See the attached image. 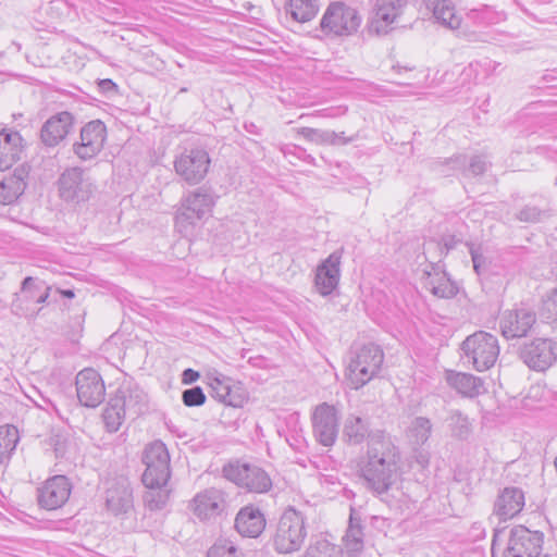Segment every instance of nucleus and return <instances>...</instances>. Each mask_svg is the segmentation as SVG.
Returning <instances> with one entry per match:
<instances>
[{"label": "nucleus", "instance_id": "obj_1", "mask_svg": "<svg viewBox=\"0 0 557 557\" xmlns=\"http://www.w3.org/2000/svg\"><path fill=\"white\" fill-rule=\"evenodd\" d=\"M400 470V454L387 434H377L367 448L364 460L359 465L363 485L381 495L396 483Z\"/></svg>", "mask_w": 557, "mask_h": 557}, {"label": "nucleus", "instance_id": "obj_2", "mask_svg": "<svg viewBox=\"0 0 557 557\" xmlns=\"http://www.w3.org/2000/svg\"><path fill=\"white\" fill-rule=\"evenodd\" d=\"M308 535L306 516L293 507L284 510L271 537L273 549L280 555H292L301 549Z\"/></svg>", "mask_w": 557, "mask_h": 557}, {"label": "nucleus", "instance_id": "obj_3", "mask_svg": "<svg viewBox=\"0 0 557 557\" xmlns=\"http://www.w3.org/2000/svg\"><path fill=\"white\" fill-rule=\"evenodd\" d=\"M384 360L382 349L368 344L350 352L346 377L351 388L358 389L377 375Z\"/></svg>", "mask_w": 557, "mask_h": 557}, {"label": "nucleus", "instance_id": "obj_4", "mask_svg": "<svg viewBox=\"0 0 557 557\" xmlns=\"http://www.w3.org/2000/svg\"><path fill=\"white\" fill-rule=\"evenodd\" d=\"M215 203L212 193L203 187L188 193L181 200V206L175 216V227L187 236L196 224L209 214Z\"/></svg>", "mask_w": 557, "mask_h": 557}, {"label": "nucleus", "instance_id": "obj_5", "mask_svg": "<svg viewBox=\"0 0 557 557\" xmlns=\"http://www.w3.org/2000/svg\"><path fill=\"white\" fill-rule=\"evenodd\" d=\"M462 357L468 364L479 372L491 369L498 359L499 344L495 335L478 331L461 344Z\"/></svg>", "mask_w": 557, "mask_h": 557}, {"label": "nucleus", "instance_id": "obj_6", "mask_svg": "<svg viewBox=\"0 0 557 557\" xmlns=\"http://www.w3.org/2000/svg\"><path fill=\"white\" fill-rule=\"evenodd\" d=\"M59 197L66 203L82 205L87 202L96 193L95 180L79 168L65 169L57 181Z\"/></svg>", "mask_w": 557, "mask_h": 557}, {"label": "nucleus", "instance_id": "obj_7", "mask_svg": "<svg viewBox=\"0 0 557 557\" xmlns=\"http://www.w3.org/2000/svg\"><path fill=\"white\" fill-rule=\"evenodd\" d=\"M361 24L358 11L343 1L331 2L320 22L321 30L331 37H348L357 33Z\"/></svg>", "mask_w": 557, "mask_h": 557}, {"label": "nucleus", "instance_id": "obj_8", "mask_svg": "<svg viewBox=\"0 0 557 557\" xmlns=\"http://www.w3.org/2000/svg\"><path fill=\"white\" fill-rule=\"evenodd\" d=\"M231 504L228 492L211 486L196 493L189 502L188 509L198 520L211 522L227 515Z\"/></svg>", "mask_w": 557, "mask_h": 557}, {"label": "nucleus", "instance_id": "obj_9", "mask_svg": "<svg viewBox=\"0 0 557 557\" xmlns=\"http://www.w3.org/2000/svg\"><path fill=\"white\" fill-rule=\"evenodd\" d=\"M146 470L143 474V483L146 487L165 486L170 471V455L162 442H153L144 454Z\"/></svg>", "mask_w": 557, "mask_h": 557}, {"label": "nucleus", "instance_id": "obj_10", "mask_svg": "<svg viewBox=\"0 0 557 557\" xmlns=\"http://www.w3.org/2000/svg\"><path fill=\"white\" fill-rule=\"evenodd\" d=\"M224 476L252 493H267L272 487L269 474L258 466L236 463L224 467Z\"/></svg>", "mask_w": 557, "mask_h": 557}, {"label": "nucleus", "instance_id": "obj_11", "mask_svg": "<svg viewBox=\"0 0 557 557\" xmlns=\"http://www.w3.org/2000/svg\"><path fill=\"white\" fill-rule=\"evenodd\" d=\"M209 153L201 148L186 149L174 161V169L189 185L200 183L207 175L210 166Z\"/></svg>", "mask_w": 557, "mask_h": 557}, {"label": "nucleus", "instance_id": "obj_12", "mask_svg": "<svg viewBox=\"0 0 557 557\" xmlns=\"http://www.w3.org/2000/svg\"><path fill=\"white\" fill-rule=\"evenodd\" d=\"M312 430L315 440L325 447L335 444L338 435V410L327 403L318 405L312 413Z\"/></svg>", "mask_w": 557, "mask_h": 557}, {"label": "nucleus", "instance_id": "obj_13", "mask_svg": "<svg viewBox=\"0 0 557 557\" xmlns=\"http://www.w3.org/2000/svg\"><path fill=\"white\" fill-rule=\"evenodd\" d=\"M523 362L534 371H545L557 361V343L550 338H535L520 350Z\"/></svg>", "mask_w": 557, "mask_h": 557}, {"label": "nucleus", "instance_id": "obj_14", "mask_svg": "<svg viewBox=\"0 0 557 557\" xmlns=\"http://www.w3.org/2000/svg\"><path fill=\"white\" fill-rule=\"evenodd\" d=\"M107 138V127L100 120L85 124L79 134V141L73 144V151L83 161L90 160L102 150Z\"/></svg>", "mask_w": 557, "mask_h": 557}, {"label": "nucleus", "instance_id": "obj_15", "mask_svg": "<svg viewBox=\"0 0 557 557\" xmlns=\"http://www.w3.org/2000/svg\"><path fill=\"white\" fill-rule=\"evenodd\" d=\"M544 535L531 531L523 525H517L510 531L505 557H535L542 547Z\"/></svg>", "mask_w": 557, "mask_h": 557}, {"label": "nucleus", "instance_id": "obj_16", "mask_svg": "<svg viewBox=\"0 0 557 557\" xmlns=\"http://www.w3.org/2000/svg\"><path fill=\"white\" fill-rule=\"evenodd\" d=\"M113 397L131 419H136L149 410L148 394L132 380L124 381Z\"/></svg>", "mask_w": 557, "mask_h": 557}, {"label": "nucleus", "instance_id": "obj_17", "mask_svg": "<svg viewBox=\"0 0 557 557\" xmlns=\"http://www.w3.org/2000/svg\"><path fill=\"white\" fill-rule=\"evenodd\" d=\"M76 393L79 403L85 407L99 406L106 396V387L101 375L91 368L79 371L76 375Z\"/></svg>", "mask_w": 557, "mask_h": 557}, {"label": "nucleus", "instance_id": "obj_18", "mask_svg": "<svg viewBox=\"0 0 557 557\" xmlns=\"http://www.w3.org/2000/svg\"><path fill=\"white\" fill-rule=\"evenodd\" d=\"M71 491L72 485L65 475H54L38 487V505L47 510L59 509L69 500Z\"/></svg>", "mask_w": 557, "mask_h": 557}, {"label": "nucleus", "instance_id": "obj_19", "mask_svg": "<svg viewBox=\"0 0 557 557\" xmlns=\"http://www.w3.org/2000/svg\"><path fill=\"white\" fill-rule=\"evenodd\" d=\"M535 321V313L531 310L524 308L506 310L499 318L500 333L507 339L523 337Z\"/></svg>", "mask_w": 557, "mask_h": 557}, {"label": "nucleus", "instance_id": "obj_20", "mask_svg": "<svg viewBox=\"0 0 557 557\" xmlns=\"http://www.w3.org/2000/svg\"><path fill=\"white\" fill-rule=\"evenodd\" d=\"M74 116L67 111L51 115L41 126L40 140L46 147H55L72 132Z\"/></svg>", "mask_w": 557, "mask_h": 557}, {"label": "nucleus", "instance_id": "obj_21", "mask_svg": "<svg viewBox=\"0 0 557 557\" xmlns=\"http://www.w3.org/2000/svg\"><path fill=\"white\" fill-rule=\"evenodd\" d=\"M408 0H375L371 27L377 34H386L407 8Z\"/></svg>", "mask_w": 557, "mask_h": 557}, {"label": "nucleus", "instance_id": "obj_22", "mask_svg": "<svg viewBox=\"0 0 557 557\" xmlns=\"http://www.w3.org/2000/svg\"><path fill=\"white\" fill-rule=\"evenodd\" d=\"M377 434L386 433L381 430H372L368 419L355 413L348 414L344 421L342 438L347 445L359 446L367 441V447L369 448L372 440Z\"/></svg>", "mask_w": 557, "mask_h": 557}, {"label": "nucleus", "instance_id": "obj_23", "mask_svg": "<svg viewBox=\"0 0 557 557\" xmlns=\"http://www.w3.org/2000/svg\"><path fill=\"white\" fill-rule=\"evenodd\" d=\"M342 251L332 252L318 265L314 276V286L319 294L327 296L337 287L341 277Z\"/></svg>", "mask_w": 557, "mask_h": 557}, {"label": "nucleus", "instance_id": "obj_24", "mask_svg": "<svg viewBox=\"0 0 557 557\" xmlns=\"http://www.w3.org/2000/svg\"><path fill=\"white\" fill-rule=\"evenodd\" d=\"M29 176V166L21 164L0 182V203L12 205L23 195Z\"/></svg>", "mask_w": 557, "mask_h": 557}, {"label": "nucleus", "instance_id": "obj_25", "mask_svg": "<svg viewBox=\"0 0 557 557\" xmlns=\"http://www.w3.org/2000/svg\"><path fill=\"white\" fill-rule=\"evenodd\" d=\"M265 518L259 508L243 507L236 515L235 529L244 537H258L265 529Z\"/></svg>", "mask_w": 557, "mask_h": 557}, {"label": "nucleus", "instance_id": "obj_26", "mask_svg": "<svg viewBox=\"0 0 557 557\" xmlns=\"http://www.w3.org/2000/svg\"><path fill=\"white\" fill-rule=\"evenodd\" d=\"M524 506V494L518 487H505L494 504V513L499 520H508L517 516Z\"/></svg>", "mask_w": 557, "mask_h": 557}, {"label": "nucleus", "instance_id": "obj_27", "mask_svg": "<svg viewBox=\"0 0 557 557\" xmlns=\"http://www.w3.org/2000/svg\"><path fill=\"white\" fill-rule=\"evenodd\" d=\"M447 384L463 397L474 398L485 392L482 379L465 372L447 371Z\"/></svg>", "mask_w": 557, "mask_h": 557}, {"label": "nucleus", "instance_id": "obj_28", "mask_svg": "<svg viewBox=\"0 0 557 557\" xmlns=\"http://www.w3.org/2000/svg\"><path fill=\"white\" fill-rule=\"evenodd\" d=\"M107 508L114 515L128 512L133 508V493L126 480H120L107 490Z\"/></svg>", "mask_w": 557, "mask_h": 557}, {"label": "nucleus", "instance_id": "obj_29", "mask_svg": "<svg viewBox=\"0 0 557 557\" xmlns=\"http://www.w3.org/2000/svg\"><path fill=\"white\" fill-rule=\"evenodd\" d=\"M361 517L356 509L351 508L348 528L343 539L344 548L348 557H359L364 547Z\"/></svg>", "mask_w": 557, "mask_h": 557}, {"label": "nucleus", "instance_id": "obj_30", "mask_svg": "<svg viewBox=\"0 0 557 557\" xmlns=\"http://www.w3.org/2000/svg\"><path fill=\"white\" fill-rule=\"evenodd\" d=\"M432 270L433 272H424V287L438 298H453L458 292L456 284L444 271L434 267H432Z\"/></svg>", "mask_w": 557, "mask_h": 557}, {"label": "nucleus", "instance_id": "obj_31", "mask_svg": "<svg viewBox=\"0 0 557 557\" xmlns=\"http://www.w3.org/2000/svg\"><path fill=\"white\" fill-rule=\"evenodd\" d=\"M33 285H34L33 277L28 276V277L24 278V281L22 283L21 295L17 296L16 301L13 305L14 312L16 314L25 317V318H33L38 313V310L30 309L28 307L26 309H23L22 306L20 305V302L29 301V300L35 299V301L37 304H42L48 299L50 287H46V289L40 295L37 296L35 293L37 287L33 288Z\"/></svg>", "mask_w": 557, "mask_h": 557}, {"label": "nucleus", "instance_id": "obj_32", "mask_svg": "<svg viewBox=\"0 0 557 557\" xmlns=\"http://www.w3.org/2000/svg\"><path fill=\"white\" fill-rule=\"evenodd\" d=\"M22 137L17 132L0 133V170H7L18 159Z\"/></svg>", "mask_w": 557, "mask_h": 557}, {"label": "nucleus", "instance_id": "obj_33", "mask_svg": "<svg viewBox=\"0 0 557 557\" xmlns=\"http://www.w3.org/2000/svg\"><path fill=\"white\" fill-rule=\"evenodd\" d=\"M426 5L432 10L435 20L443 26L450 29L460 26V18L455 14V8L450 0H426Z\"/></svg>", "mask_w": 557, "mask_h": 557}, {"label": "nucleus", "instance_id": "obj_34", "mask_svg": "<svg viewBox=\"0 0 557 557\" xmlns=\"http://www.w3.org/2000/svg\"><path fill=\"white\" fill-rule=\"evenodd\" d=\"M211 396L232 407L240 406V397L233 391L230 380L226 377H213L210 382Z\"/></svg>", "mask_w": 557, "mask_h": 557}, {"label": "nucleus", "instance_id": "obj_35", "mask_svg": "<svg viewBox=\"0 0 557 557\" xmlns=\"http://www.w3.org/2000/svg\"><path fill=\"white\" fill-rule=\"evenodd\" d=\"M432 433L431 420L425 417L414 418L407 431L410 442L416 446L425 444Z\"/></svg>", "mask_w": 557, "mask_h": 557}, {"label": "nucleus", "instance_id": "obj_36", "mask_svg": "<svg viewBox=\"0 0 557 557\" xmlns=\"http://www.w3.org/2000/svg\"><path fill=\"white\" fill-rule=\"evenodd\" d=\"M126 418L128 417L122 410L121 406H119L114 397H111L102 413V420L107 431L110 433L119 431Z\"/></svg>", "mask_w": 557, "mask_h": 557}, {"label": "nucleus", "instance_id": "obj_37", "mask_svg": "<svg viewBox=\"0 0 557 557\" xmlns=\"http://www.w3.org/2000/svg\"><path fill=\"white\" fill-rule=\"evenodd\" d=\"M288 12L299 23L311 21L318 13V5L313 0H289Z\"/></svg>", "mask_w": 557, "mask_h": 557}, {"label": "nucleus", "instance_id": "obj_38", "mask_svg": "<svg viewBox=\"0 0 557 557\" xmlns=\"http://www.w3.org/2000/svg\"><path fill=\"white\" fill-rule=\"evenodd\" d=\"M451 434L458 438H467L471 433V423L459 410H451L447 419Z\"/></svg>", "mask_w": 557, "mask_h": 557}, {"label": "nucleus", "instance_id": "obj_39", "mask_svg": "<svg viewBox=\"0 0 557 557\" xmlns=\"http://www.w3.org/2000/svg\"><path fill=\"white\" fill-rule=\"evenodd\" d=\"M297 134L315 145H330L333 144L336 138V132L334 131L311 127H300L297 129Z\"/></svg>", "mask_w": 557, "mask_h": 557}, {"label": "nucleus", "instance_id": "obj_40", "mask_svg": "<svg viewBox=\"0 0 557 557\" xmlns=\"http://www.w3.org/2000/svg\"><path fill=\"white\" fill-rule=\"evenodd\" d=\"M17 430L15 428L0 429V465L9 459L17 444Z\"/></svg>", "mask_w": 557, "mask_h": 557}, {"label": "nucleus", "instance_id": "obj_41", "mask_svg": "<svg viewBox=\"0 0 557 557\" xmlns=\"http://www.w3.org/2000/svg\"><path fill=\"white\" fill-rule=\"evenodd\" d=\"M468 246L475 273L478 275L485 274L492 263L491 258L487 256V249L482 245L469 244Z\"/></svg>", "mask_w": 557, "mask_h": 557}, {"label": "nucleus", "instance_id": "obj_42", "mask_svg": "<svg viewBox=\"0 0 557 557\" xmlns=\"http://www.w3.org/2000/svg\"><path fill=\"white\" fill-rule=\"evenodd\" d=\"M163 486L147 487L144 495V502L150 510L162 509L169 500V491Z\"/></svg>", "mask_w": 557, "mask_h": 557}, {"label": "nucleus", "instance_id": "obj_43", "mask_svg": "<svg viewBox=\"0 0 557 557\" xmlns=\"http://www.w3.org/2000/svg\"><path fill=\"white\" fill-rule=\"evenodd\" d=\"M208 557H239L237 547L232 541L219 540L210 547Z\"/></svg>", "mask_w": 557, "mask_h": 557}, {"label": "nucleus", "instance_id": "obj_44", "mask_svg": "<svg viewBox=\"0 0 557 557\" xmlns=\"http://www.w3.org/2000/svg\"><path fill=\"white\" fill-rule=\"evenodd\" d=\"M182 399L185 406L187 407H196L201 406L206 401V395L203 391L199 386H195L188 389H185L182 395Z\"/></svg>", "mask_w": 557, "mask_h": 557}, {"label": "nucleus", "instance_id": "obj_45", "mask_svg": "<svg viewBox=\"0 0 557 557\" xmlns=\"http://www.w3.org/2000/svg\"><path fill=\"white\" fill-rule=\"evenodd\" d=\"M317 557H343L342 549L324 539L315 541Z\"/></svg>", "mask_w": 557, "mask_h": 557}, {"label": "nucleus", "instance_id": "obj_46", "mask_svg": "<svg viewBox=\"0 0 557 557\" xmlns=\"http://www.w3.org/2000/svg\"><path fill=\"white\" fill-rule=\"evenodd\" d=\"M26 396L40 409L48 410L49 406H52L51 400L36 387H32L30 394H26Z\"/></svg>", "mask_w": 557, "mask_h": 557}, {"label": "nucleus", "instance_id": "obj_47", "mask_svg": "<svg viewBox=\"0 0 557 557\" xmlns=\"http://www.w3.org/2000/svg\"><path fill=\"white\" fill-rule=\"evenodd\" d=\"M542 211L535 207H525L518 213V219L524 222L540 221Z\"/></svg>", "mask_w": 557, "mask_h": 557}, {"label": "nucleus", "instance_id": "obj_48", "mask_svg": "<svg viewBox=\"0 0 557 557\" xmlns=\"http://www.w3.org/2000/svg\"><path fill=\"white\" fill-rule=\"evenodd\" d=\"M544 310L548 319L557 320V288L544 301Z\"/></svg>", "mask_w": 557, "mask_h": 557}, {"label": "nucleus", "instance_id": "obj_49", "mask_svg": "<svg viewBox=\"0 0 557 557\" xmlns=\"http://www.w3.org/2000/svg\"><path fill=\"white\" fill-rule=\"evenodd\" d=\"M486 170V162L480 157H473L470 161L468 171L473 175H480Z\"/></svg>", "mask_w": 557, "mask_h": 557}, {"label": "nucleus", "instance_id": "obj_50", "mask_svg": "<svg viewBox=\"0 0 557 557\" xmlns=\"http://www.w3.org/2000/svg\"><path fill=\"white\" fill-rule=\"evenodd\" d=\"M199 377V373L193 369H186L183 372L182 380L185 384H191Z\"/></svg>", "mask_w": 557, "mask_h": 557}, {"label": "nucleus", "instance_id": "obj_51", "mask_svg": "<svg viewBox=\"0 0 557 557\" xmlns=\"http://www.w3.org/2000/svg\"><path fill=\"white\" fill-rule=\"evenodd\" d=\"M355 140V137H346L345 133H336V138L332 145H346Z\"/></svg>", "mask_w": 557, "mask_h": 557}, {"label": "nucleus", "instance_id": "obj_52", "mask_svg": "<svg viewBox=\"0 0 557 557\" xmlns=\"http://www.w3.org/2000/svg\"><path fill=\"white\" fill-rule=\"evenodd\" d=\"M99 86L103 91H110L116 88V85L109 78L100 81Z\"/></svg>", "mask_w": 557, "mask_h": 557}, {"label": "nucleus", "instance_id": "obj_53", "mask_svg": "<svg viewBox=\"0 0 557 557\" xmlns=\"http://www.w3.org/2000/svg\"><path fill=\"white\" fill-rule=\"evenodd\" d=\"M457 243L458 240L455 238V236H448L444 238V248L446 250L445 253H447L450 249L455 248Z\"/></svg>", "mask_w": 557, "mask_h": 557}, {"label": "nucleus", "instance_id": "obj_54", "mask_svg": "<svg viewBox=\"0 0 557 557\" xmlns=\"http://www.w3.org/2000/svg\"><path fill=\"white\" fill-rule=\"evenodd\" d=\"M315 552V542L309 546V548L306 550V553L301 557H317Z\"/></svg>", "mask_w": 557, "mask_h": 557}, {"label": "nucleus", "instance_id": "obj_55", "mask_svg": "<svg viewBox=\"0 0 557 557\" xmlns=\"http://www.w3.org/2000/svg\"><path fill=\"white\" fill-rule=\"evenodd\" d=\"M61 293H62L63 296H65L67 298H73L74 297V292L71 290V289L62 290Z\"/></svg>", "mask_w": 557, "mask_h": 557}, {"label": "nucleus", "instance_id": "obj_56", "mask_svg": "<svg viewBox=\"0 0 557 557\" xmlns=\"http://www.w3.org/2000/svg\"><path fill=\"white\" fill-rule=\"evenodd\" d=\"M418 461H419L422 466L428 465V462H429V460H428L426 456H425V455H422V454L419 456Z\"/></svg>", "mask_w": 557, "mask_h": 557}, {"label": "nucleus", "instance_id": "obj_57", "mask_svg": "<svg viewBox=\"0 0 557 557\" xmlns=\"http://www.w3.org/2000/svg\"><path fill=\"white\" fill-rule=\"evenodd\" d=\"M535 557H553V556L545 554V555H537Z\"/></svg>", "mask_w": 557, "mask_h": 557}, {"label": "nucleus", "instance_id": "obj_58", "mask_svg": "<svg viewBox=\"0 0 557 557\" xmlns=\"http://www.w3.org/2000/svg\"><path fill=\"white\" fill-rule=\"evenodd\" d=\"M492 555H493V557H495L494 547L492 548Z\"/></svg>", "mask_w": 557, "mask_h": 557}]
</instances>
